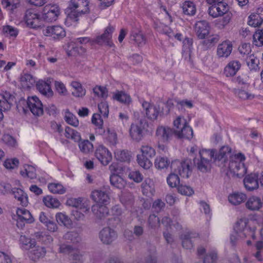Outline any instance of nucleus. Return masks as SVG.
Wrapping results in <instances>:
<instances>
[{"instance_id": "nucleus-1", "label": "nucleus", "mask_w": 263, "mask_h": 263, "mask_svg": "<svg viewBox=\"0 0 263 263\" xmlns=\"http://www.w3.org/2000/svg\"><path fill=\"white\" fill-rule=\"evenodd\" d=\"M246 157L241 153L235 154L231 158L229 163L230 171L237 177L240 178L247 173V168L244 165Z\"/></svg>"}, {"instance_id": "nucleus-2", "label": "nucleus", "mask_w": 263, "mask_h": 263, "mask_svg": "<svg viewBox=\"0 0 263 263\" xmlns=\"http://www.w3.org/2000/svg\"><path fill=\"white\" fill-rule=\"evenodd\" d=\"M141 155H138L137 161L140 166L144 169H149L153 164L149 159L156 155L155 149L148 145H143L140 148Z\"/></svg>"}, {"instance_id": "nucleus-3", "label": "nucleus", "mask_w": 263, "mask_h": 263, "mask_svg": "<svg viewBox=\"0 0 263 263\" xmlns=\"http://www.w3.org/2000/svg\"><path fill=\"white\" fill-rule=\"evenodd\" d=\"M191 164V161L189 159L182 161L176 160L172 162L171 167L173 172L182 177L188 178L192 172Z\"/></svg>"}, {"instance_id": "nucleus-4", "label": "nucleus", "mask_w": 263, "mask_h": 263, "mask_svg": "<svg viewBox=\"0 0 263 263\" xmlns=\"http://www.w3.org/2000/svg\"><path fill=\"white\" fill-rule=\"evenodd\" d=\"M249 220L247 218L238 219L235 223L234 229L238 236L245 238L249 236H254V230L248 225Z\"/></svg>"}, {"instance_id": "nucleus-5", "label": "nucleus", "mask_w": 263, "mask_h": 263, "mask_svg": "<svg viewBox=\"0 0 263 263\" xmlns=\"http://www.w3.org/2000/svg\"><path fill=\"white\" fill-rule=\"evenodd\" d=\"M60 14V9L56 4H48L45 6L42 12V18L47 22L55 21Z\"/></svg>"}, {"instance_id": "nucleus-6", "label": "nucleus", "mask_w": 263, "mask_h": 263, "mask_svg": "<svg viewBox=\"0 0 263 263\" xmlns=\"http://www.w3.org/2000/svg\"><path fill=\"white\" fill-rule=\"evenodd\" d=\"M89 2L88 0H70L68 8L71 12L76 13L78 17L89 12Z\"/></svg>"}, {"instance_id": "nucleus-7", "label": "nucleus", "mask_w": 263, "mask_h": 263, "mask_svg": "<svg viewBox=\"0 0 263 263\" xmlns=\"http://www.w3.org/2000/svg\"><path fill=\"white\" fill-rule=\"evenodd\" d=\"M24 19L27 26L31 28L36 29L42 26V16L33 9L26 11Z\"/></svg>"}, {"instance_id": "nucleus-8", "label": "nucleus", "mask_w": 263, "mask_h": 263, "mask_svg": "<svg viewBox=\"0 0 263 263\" xmlns=\"http://www.w3.org/2000/svg\"><path fill=\"white\" fill-rule=\"evenodd\" d=\"M60 252L69 255L72 260V263H82L83 261V255L80 251L70 245L66 244L61 245Z\"/></svg>"}, {"instance_id": "nucleus-9", "label": "nucleus", "mask_w": 263, "mask_h": 263, "mask_svg": "<svg viewBox=\"0 0 263 263\" xmlns=\"http://www.w3.org/2000/svg\"><path fill=\"white\" fill-rule=\"evenodd\" d=\"M91 211L96 217V222L105 224L104 220L109 215V210L105 204H96L92 206Z\"/></svg>"}, {"instance_id": "nucleus-10", "label": "nucleus", "mask_w": 263, "mask_h": 263, "mask_svg": "<svg viewBox=\"0 0 263 263\" xmlns=\"http://www.w3.org/2000/svg\"><path fill=\"white\" fill-rule=\"evenodd\" d=\"M114 30V27L110 26L107 27L104 32L102 34L97 36L95 39L92 40V42L100 45H106L109 47L112 46L114 44L111 41V37Z\"/></svg>"}, {"instance_id": "nucleus-11", "label": "nucleus", "mask_w": 263, "mask_h": 263, "mask_svg": "<svg viewBox=\"0 0 263 263\" xmlns=\"http://www.w3.org/2000/svg\"><path fill=\"white\" fill-rule=\"evenodd\" d=\"M43 34L46 36H50L54 40H60L66 35L64 29L60 26L54 25L47 27L43 30Z\"/></svg>"}, {"instance_id": "nucleus-12", "label": "nucleus", "mask_w": 263, "mask_h": 263, "mask_svg": "<svg viewBox=\"0 0 263 263\" xmlns=\"http://www.w3.org/2000/svg\"><path fill=\"white\" fill-rule=\"evenodd\" d=\"M145 127L140 121L137 124H132L129 129V135L133 140L140 142L144 137Z\"/></svg>"}, {"instance_id": "nucleus-13", "label": "nucleus", "mask_w": 263, "mask_h": 263, "mask_svg": "<svg viewBox=\"0 0 263 263\" xmlns=\"http://www.w3.org/2000/svg\"><path fill=\"white\" fill-rule=\"evenodd\" d=\"M99 237L102 243L110 245L117 238V234L114 229L106 227L100 231Z\"/></svg>"}, {"instance_id": "nucleus-14", "label": "nucleus", "mask_w": 263, "mask_h": 263, "mask_svg": "<svg viewBox=\"0 0 263 263\" xmlns=\"http://www.w3.org/2000/svg\"><path fill=\"white\" fill-rule=\"evenodd\" d=\"M95 157L103 165H108L112 160L111 153L103 145H100L97 148Z\"/></svg>"}, {"instance_id": "nucleus-15", "label": "nucleus", "mask_w": 263, "mask_h": 263, "mask_svg": "<svg viewBox=\"0 0 263 263\" xmlns=\"http://www.w3.org/2000/svg\"><path fill=\"white\" fill-rule=\"evenodd\" d=\"M27 103L30 110L34 116H40L43 114V105L37 97L28 98Z\"/></svg>"}, {"instance_id": "nucleus-16", "label": "nucleus", "mask_w": 263, "mask_h": 263, "mask_svg": "<svg viewBox=\"0 0 263 263\" xmlns=\"http://www.w3.org/2000/svg\"><path fill=\"white\" fill-rule=\"evenodd\" d=\"M229 10L228 5L223 2H220L216 4L212 5L209 8L208 12L210 15L214 18L223 15Z\"/></svg>"}, {"instance_id": "nucleus-17", "label": "nucleus", "mask_w": 263, "mask_h": 263, "mask_svg": "<svg viewBox=\"0 0 263 263\" xmlns=\"http://www.w3.org/2000/svg\"><path fill=\"white\" fill-rule=\"evenodd\" d=\"M195 31L199 39H205L209 34L210 26L209 23L205 21L197 22L195 25Z\"/></svg>"}, {"instance_id": "nucleus-18", "label": "nucleus", "mask_w": 263, "mask_h": 263, "mask_svg": "<svg viewBox=\"0 0 263 263\" xmlns=\"http://www.w3.org/2000/svg\"><path fill=\"white\" fill-rule=\"evenodd\" d=\"M142 106L145 110L146 117L149 119L155 120L157 119L160 114L159 106L150 105L148 103L144 102L142 103Z\"/></svg>"}, {"instance_id": "nucleus-19", "label": "nucleus", "mask_w": 263, "mask_h": 263, "mask_svg": "<svg viewBox=\"0 0 263 263\" xmlns=\"http://www.w3.org/2000/svg\"><path fill=\"white\" fill-rule=\"evenodd\" d=\"M130 41L138 47L143 46L146 42V38L142 31L140 30H133L130 35Z\"/></svg>"}, {"instance_id": "nucleus-20", "label": "nucleus", "mask_w": 263, "mask_h": 263, "mask_svg": "<svg viewBox=\"0 0 263 263\" xmlns=\"http://www.w3.org/2000/svg\"><path fill=\"white\" fill-rule=\"evenodd\" d=\"M91 197L92 200L99 204H106L109 200L107 193L101 190H95L91 192Z\"/></svg>"}, {"instance_id": "nucleus-21", "label": "nucleus", "mask_w": 263, "mask_h": 263, "mask_svg": "<svg viewBox=\"0 0 263 263\" xmlns=\"http://www.w3.org/2000/svg\"><path fill=\"white\" fill-rule=\"evenodd\" d=\"M198 237V234L193 231H188L182 234L181 239L183 247L186 249H192L193 247L192 239Z\"/></svg>"}, {"instance_id": "nucleus-22", "label": "nucleus", "mask_w": 263, "mask_h": 263, "mask_svg": "<svg viewBox=\"0 0 263 263\" xmlns=\"http://www.w3.org/2000/svg\"><path fill=\"white\" fill-rule=\"evenodd\" d=\"M175 134V130L168 127L159 126L156 132V136L164 142H166Z\"/></svg>"}, {"instance_id": "nucleus-23", "label": "nucleus", "mask_w": 263, "mask_h": 263, "mask_svg": "<svg viewBox=\"0 0 263 263\" xmlns=\"http://www.w3.org/2000/svg\"><path fill=\"white\" fill-rule=\"evenodd\" d=\"M245 187L248 191H252L258 187V175L252 173L247 175L243 180Z\"/></svg>"}, {"instance_id": "nucleus-24", "label": "nucleus", "mask_w": 263, "mask_h": 263, "mask_svg": "<svg viewBox=\"0 0 263 263\" xmlns=\"http://www.w3.org/2000/svg\"><path fill=\"white\" fill-rule=\"evenodd\" d=\"M232 44L229 41H225L219 44L217 49V54L219 58L228 57L232 50Z\"/></svg>"}, {"instance_id": "nucleus-25", "label": "nucleus", "mask_w": 263, "mask_h": 263, "mask_svg": "<svg viewBox=\"0 0 263 263\" xmlns=\"http://www.w3.org/2000/svg\"><path fill=\"white\" fill-rule=\"evenodd\" d=\"M10 99L11 95L8 93L0 94V121L3 118V111L11 108Z\"/></svg>"}, {"instance_id": "nucleus-26", "label": "nucleus", "mask_w": 263, "mask_h": 263, "mask_svg": "<svg viewBox=\"0 0 263 263\" xmlns=\"http://www.w3.org/2000/svg\"><path fill=\"white\" fill-rule=\"evenodd\" d=\"M245 205L250 211H258L262 207V202L259 197L253 196L248 198Z\"/></svg>"}, {"instance_id": "nucleus-27", "label": "nucleus", "mask_w": 263, "mask_h": 263, "mask_svg": "<svg viewBox=\"0 0 263 263\" xmlns=\"http://www.w3.org/2000/svg\"><path fill=\"white\" fill-rule=\"evenodd\" d=\"M194 165L200 172L205 173L211 170V162L208 160H202L200 158H195L193 159Z\"/></svg>"}, {"instance_id": "nucleus-28", "label": "nucleus", "mask_w": 263, "mask_h": 263, "mask_svg": "<svg viewBox=\"0 0 263 263\" xmlns=\"http://www.w3.org/2000/svg\"><path fill=\"white\" fill-rule=\"evenodd\" d=\"M228 200L233 205H239L247 200V196L241 192H234L229 195Z\"/></svg>"}, {"instance_id": "nucleus-29", "label": "nucleus", "mask_w": 263, "mask_h": 263, "mask_svg": "<svg viewBox=\"0 0 263 263\" xmlns=\"http://www.w3.org/2000/svg\"><path fill=\"white\" fill-rule=\"evenodd\" d=\"M240 63L238 61H232L225 67L224 72L227 77L234 76L240 67Z\"/></svg>"}, {"instance_id": "nucleus-30", "label": "nucleus", "mask_w": 263, "mask_h": 263, "mask_svg": "<svg viewBox=\"0 0 263 263\" xmlns=\"http://www.w3.org/2000/svg\"><path fill=\"white\" fill-rule=\"evenodd\" d=\"M34 248V249L30 252L29 257L31 260L36 261L45 256L46 250L43 247L35 246Z\"/></svg>"}, {"instance_id": "nucleus-31", "label": "nucleus", "mask_w": 263, "mask_h": 263, "mask_svg": "<svg viewBox=\"0 0 263 263\" xmlns=\"http://www.w3.org/2000/svg\"><path fill=\"white\" fill-rule=\"evenodd\" d=\"M14 198L20 202V204L26 206L28 203L27 195L21 189H14L12 191Z\"/></svg>"}, {"instance_id": "nucleus-32", "label": "nucleus", "mask_w": 263, "mask_h": 263, "mask_svg": "<svg viewBox=\"0 0 263 263\" xmlns=\"http://www.w3.org/2000/svg\"><path fill=\"white\" fill-rule=\"evenodd\" d=\"M231 153V148L230 147L223 146L219 149L218 153L215 155L214 160L221 161L225 162L228 159V157L230 155Z\"/></svg>"}, {"instance_id": "nucleus-33", "label": "nucleus", "mask_w": 263, "mask_h": 263, "mask_svg": "<svg viewBox=\"0 0 263 263\" xmlns=\"http://www.w3.org/2000/svg\"><path fill=\"white\" fill-rule=\"evenodd\" d=\"M141 187L143 194L147 196L153 195L155 192L154 184L150 179H146L142 183Z\"/></svg>"}, {"instance_id": "nucleus-34", "label": "nucleus", "mask_w": 263, "mask_h": 263, "mask_svg": "<svg viewBox=\"0 0 263 263\" xmlns=\"http://www.w3.org/2000/svg\"><path fill=\"white\" fill-rule=\"evenodd\" d=\"M20 82L23 88L28 89L34 85L35 80L31 74L23 73L21 76Z\"/></svg>"}, {"instance_id": "nucleus-35", "label": "nucleus", "mask_w": 263, "mask_h": 263, "mask_svg": "<svg viewBox=\"0 0 263 263\" xmlns=\"http://www.w3.org/2000/svg\"><path fill=\"white\" fill-rule=\"evenodd\" d=\"M110 182L112 186L119 189L124 188L126 184L125 180L117 174H113L110 175Z\"/></svg>"}, {"instance_id": "nucleus-36", "label": "nucleus", "mask_w": 263, "mask_h": 263, "mask_svg": "<svg viewBox=\"0 0 263 263\" xmlns=\"http://www.w3.org/2000/svg\"><path fill=\"white\" fill-rule=\"evenodd\" d=\"M36 87L39 91L44 96L50 97L53 94L50 85L44 81H39L36 84Z\"/></svg>"}, {"instance_id": "nucleus-37", "label": "nucleus", "mask_w": 263, "mask_h": 263, "mask_svg": "<svg viewBox=\"0 0 263 263\" xmlns=\"http://www.w3.org/2000/svg\"><path fill=\"white\" fill-rule=\"evenodd\" d=\"M175 135L179 138L190 139L193 136V132L192 128L187 124L184 127H182L180 130H175Z\"/></svg>"}, {"instance_id": "nucleus-38", "label": "nucleus", "mask_w": 263, "mask_h": 263, "mask_svg": "<svg viewBox=\"0 0 263 263\" xmlns=\"http://www.w3.org/2000/svg\"><path fill=\"white\" fill-rule=\"evenodd\" d=\"M71 85L73 88L72 94L76 97H82L85 95L86 90L82 87L81 84L77 81H72Z\"/></svg>"}, {"instance_id": "nucleus-39", "label": "nucleus", "mask_w": 263, "mask_h": 263, "mask_svg": "<svg viewBox=\"0 0 263 263\" xmlns=\"http://www.w3.org/2000/svg\"><path fill=\"white\" fill-rule=\"evenodd\" d=\"M16 214L20 221H25L31 223L33 221L32 215L30 212L25 209L18 208L16 211Z\"/></svg>"}, {"instance_id": "nucleus-40", "label": "nucleus", "mask_w": 263, "mask_h": 263, "mask_svg": "<svg viewBox=\"0 0 263 263\" xmlns=\"http://www.w3.org/2000/svg\"><path fill=\"white\" fill-rule=\"evenodd\" d=\"M24 169L21 171L20 174L24 177H28L30 179H34L36 177L35 168L30 165H25Z\"/></svg>"}, {"instance_id": "nucleus-41", "label": "nucleus", "mask_w": 263, "mask_h": 263, "mask_svg": "<svg viewBox=\"0 0 263 263\" xmlns=\"http://www.w3.org/2000/svg\"><path fill=\"white\" fill-rule=\"evenodd\" d=\"M64 135L66 138L70 139L74 142H79L81 140L80 133L68 126L65 129Z\"/></svg>"}, {"instance_id": "nucleus-42", "label": "nucleus", "mask_w": 263, "mask_h": 263, "mask_svg": "<svg viewBox=\"0 0 263 263\" xmlns=\"http://www.w3.org/2000/svg\"><path fill=\"white\" fill-rule=\"evenodd\" d=\"M115 158L121 162H129L131 156L129 152L125 150L118 149L115 152Z\"/></svg>"}, {"instance_id": "nucleus-43", "label": "nucleus", "mask_w": 263, "mask_h": 263, "mask_svg": "<svg viewBox=\"0 0 263 263\" xmlns=\"http://www.w3.org/2000/svg\"><path fill=\"white\" fill-rule=\"evenodd\" d=\"M57 222L69 228L72 225V222L70 218L66 214L63 213H58L55 215Z\"/></svg>"}, {"instance_id": "nucleus-44", "label": "nucleus", "mask_w": 263, "mask_h": 263, "mask_svg": "<svg viewBox=\"0 0 263 263\" xmlns=\"http://www.w3.org/2000/svg\"><path fill=\"white\" fill-rule=\"evenodd\" d=\"M20 241L22 245V247L25 250L33 248L36 244L35 241L34 239H31L25 235L21 236Z\"/></svg>"}, {"instance_id": "nucleus-45", "label": "nucleus", "mask_w": 263, "mask_h": 263, "mask_svg": "<svg viewBox=\"0 0 263 263\" xmlns=\"http://www.w3.org/2000/svg\"><path fill=\"white\" fill-rule=\"evenodd\" d=\"M63 239L67 243H76L81 240L79 234L75 231L67 232L64 236Z\"/></svg>"}, {"instance_id": "nucleus-46", "label": "nucleus", "mask_w": 263, "mask_h": 263, "mask_svg": "<svg viewBox=\"0 0 263 263\" xmlns=\"http://www.w3.org/2000/svg\"><path fill=\"white\" fill-rule=\"evenodd\" d=\"M82 199L81 198H69L67 201L66 203L67 205L76 208H80V209L82 210L84 212H87L89 210V208L85 207L83 204H82Z\"/></svg>"}, {"instance_id": "nucleus-47", "label": "nucleus", "mask_w": 263, "mask_h": 263, "mask_svg": "<svg viewBox=\"0 0 263 263\" xmlns=\"http://www.w3.org/2000/svg\"><path fill=\"white\" fill-rule=\"evenodd\" d=\"M183 13L187 15H193L196 12V7L194 4L190 1H186L182 6Z\"/></svg>"}, {"instance_id": "nucleus-48", "label": "nucleus", "mask_w": 263, "mask_h": 263, "mask_svg": "<svg viewBox=\"0 0 263 263\" xmlns=\"http://www.w3.org/2000/svg\"><path fill=\"white\" fill-rule=\"evenodd\" d=\"M79 147L80 151L85 154L92 152L93 149V144L88 140L79 141Z\"/></svg>"}, {"instance_id": "nucleus-49", "label": "nucleus", "mask_w": 263, "mask_h": 263, "mask_svg": "<svg viewBox=\"0 0 263 263\" xmlns=\"http://www.w3.org/2000/svg\"><path fill=\"white\" fill-rule=\"evenodd\" d=\"M247 64L250 70H257L258 68L259 60L254 54H251L245 58Z\"/></svg>"}, {"instance_id": "nucleus-50", "label": "nucleus", "mask_w": 263, "mask_h": 263, "mask_svg": "<svg viewBox=\"0 0 263 263\" xmlns=\"http://www.w3.org/2000/svg\"><path fill=\"white\" fill-rule=\"evenodd\" d=\"M43 201L47 207L50 208H57L60 205V203L57 199L53 198L50 196L44 197L43 199Z\"/></svg>"}, {"instance_id": "nucleus-51", "label": "nucleus", "mask_w": 263, "mask_h": 263, "mask_svg": "<svg viewBox=\"0 0 263 263\" xmlns=\"http://www.w3.org/2000/svg\"><path fill=\"white\" fill-rule=\"evenodd\" d=\"M262 22V18L258 13L252 14L249 17L248 24L250 26L256 27L260 26Z\"/></svg>"}, {"instance_id": "nucleus-52", "label": "nucleus", "mask_w": 263, "mask_h": 263, "mask_svg": "<svg viewBox=\"0 0 263 263\" xmlns=\"http://www.w3.org/2000/svg\"><path fill=\"white\" fill-rule=\"evenodd\" d=\"M155 166L158 169L166 168L170 164V161L167 157L158 156L155 160Z\"/></svg>"}, {"instance_id": "nucleus-53", "label": "nucleus", "mask_w": 263, "mask_h": 263, "mask_svg": "<svg viewBox=\"0 0 263 263\" xmlns=\"http://www.w3.org/2000/svg\"><path fill=\"white\" fill-rule=\"evenodd\" d=\"M49 191L53 194H63L65 193V188L60 183H51L48 186Z\"/></svg>"}, {"instance_id": "nucleus-54", "label": "nucleus", "mask_w": 263, "mask_h": 263, "mask_svg": "<svg viewBox=\"0 0 263 263\" xmlns=\"http://www.w3.org/2000/svg\"><path fill=\"white\" fill-rule=\"evenodd\" d=\"M199 157L202 160H208L210 162L214 160L215 153L213 149H202L199 152Z\"/></svg>"}, {"instance_id": "nucleus-55", "label": "nucleus", "mask_w": 263, "mask_h": 263, "mask_svg": "<svg viewBox=\"0 0 263 263\" xmlns=\"http://www.w3.org/2000/svg\"><path fill=\"white\" fill-rule=\"evenodd\" d=\"M253 44L258 47L263 46V29H258L254 32Z\"/></svg>"}, {"instance_id": "nucleus-56", "label": "nucleus", "mask_w": 263, "mask_h": 263, "mask_svg": "<svg viewBox=\"0 0 263 263\" xmlns=\"http://www.w3.org/2000/svg\"><path fill=\"white\" fill-rule=\"evenodd\" d=\"M20 4V0H3L2 1L3 7L11 11L17 8Z\"/></svg>"}, {"instance_id": "nucleus-57", "label": "nucleus", "mask_w": 263, "mask_h": 263, "mask_svg": "<svg viewBox=\"0 0 263 263\" xmlns=\"http://www.w3.org/2000/svg\"><path fill=\"white\" fill-rule=\"evenodd\" d=\"M235 93L239 99L243 100H252L254 98V95L243 89H236Z\"/></svg>"}, {"instance_id": "nucleus-58", "label": "nucleus", "mask_w": 263, "mask_h": 263, "mask_svg": "<svg viewBox=\"0 0 263 263\" xmlns=\"http://www.w3.org/2000/svg\"><path fill=\"white\" fill-rule=\"evenodd\" d=\"M167 182L170 187H176L180 182V179L177 174L174 172L170 174L167 178Z\"/></svg>"}, {"instance_id": "nucleus-59", "label": "nucleus", "mask_w": 263, "mask_h": 263, "mask_svg": "<svg viewBox=\"0 0 263 263\" xmlns=\"http://www.w3.org/2000/svg\"><path fill=\"white\" fill-rule=\"evenodd\" d=\"M65 120L68 124L73 126L78 127L79 126L78 119L74 115L69 112H66Z\"/></svg>"}, {"instance_id": "nucleus-60", "label": "nucleus", "mask_w": 263, "mask_h": 263, "mask_svg": "<svg viewBox=\"0 0 263 263\" xmlns=\"http://www.w3.org/2000/svg\"><path fill=\"white\" fill-rule=\"evenodd\" d=\"M114 98L122 103H128L130 102V97L123 91H118L114 95Z\"/></svg>"}, {"instance_id": "nucleus-61", "label": "nucleus", "mask_w": 263, "mask_h": 263, "mask_svg": "<svg viewBox=\"0 0 263 263\" xmlns=\"http://www.w3.org/2000/svg\"><path fill=\"white\" fill-rule=\"evenodd\" d=\"M173 124L176 128L175 130H180L182 127H184V126H185L188 123L184 117L178 116L174 121Z\"/></svg>"}, {"instance_id": "nucleus-62", "label": "nucleus", "mask_w": 263, "mask_h": 263, "mask_svg": "<svg viewBox=\"0 0 263 263\" xmlns=\"http://www.w3.org/2000/svg\"><path fill=\"white\" fill-rule=\"evenodd\" d=\"M93 92L95 96L98 97L106 98L108 96L107 89L104 87L100 86H96L94 87L93 89Z\"/></svg>"}, {"instance_id": "nucleus-63", "label": "nucleus", "mask_w": 263, "mask_h": 263, "mask_svg": "<svg viewBox=\"0 0 263 263\" xmlns=\"http://www.w3.org/2000/svg\"><path fill=\"white\" fill-rule=\"evenodd\" d=\"M178 192L183 195L191 196L194 193L193 190L189 186L180 184L178 186Z\"/></svg>"}, {"instance_id": "nucleus-64", "label": "nucleus", "mask_w": 263, "mask_h": 263, "mask_svg": "<svg viewBox=\"0 0 263 263\" xmlns=\"http://www.w3.org/2000/svg\"><path fill=\"white\" fill-rule=\"evenodd\" d=\"M107 140L112 145H115L118 142L117 133L112 129H108Z\"/></svg>"}]
</instances>
